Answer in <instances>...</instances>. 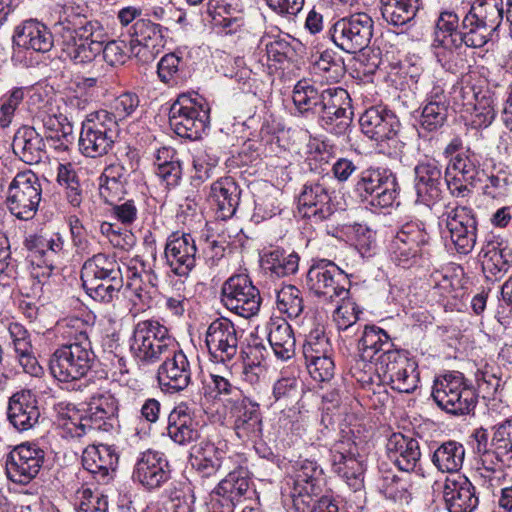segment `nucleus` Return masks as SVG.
<instances>
[{"instance_id":"1","label":"nucleus","mask_w":512,"mask_h":512,"mask_svg":"<svg viewBox=\"0 0 512 512\" xmlns=\"http://www.w3.org/2000/svg\"><path fill=\"white\" fill-rule=\"evenodd\" d=\"M68 343L61 345L49 360V369L60 382H70L84 377L92 368L95 354L92 350L86 323L72 318L62 325Z\"/></svg>"},{"instance_id":"2","label":"nucleus","mask_w":512,"mask_h":512,"mask_svg":"<svg viewBox=\"0 0 512 512\" xmlns=\"http://www.w3.org/2000/svg\"><path fill=\"white\" fill-rule=\"evenodd\" d=\"M504 17V0H474L462 20L461 41L466 46L479 47L487 44Z\"/></svg>"},{"instance_id":"3","label":"nucleus","mask_w":512,"mask_h":512,"mask_svg":"<svg viewBox=\"0 0 512 512\" xmlns=\"http://www.w3.org/2000/svg\"><path fill=\"white\" fill-rule=\"evenodd\" d=\"M177 342L168 329L154 320L137 323L130 342V351L140 363L150 365L162 361L171 354Z\"/></svg>"},{"instance_id":"4","label":"nucleus","mask_w":512,"mask_h":512,"mask_svg":"<svg viewBox=\"0 0 512 512\" xmlns=\"http://www.w3.org/2000/svg\"><path fill=\"white\" fill-rule=\"evenodd\" d=\"M209 114L208 104L198 94H181L170 107L169 124L178 136L198 140L209 126Z\"/></svg>"},{"instance_id":"5","label":"nucleus","mask_w":512,"mask_h":512,"mask_svg":"<svg viewBox=\"0 0 512 512\" xmlns=\"http://www.w3.org/2000/svg\"><path fill=\"white\" fill-rule=\"evenodd\" d=\"M430 236L421 221L406 222L390 243L391 258L396 265L410 268L428 259Z\"/></svg>"},{"instance_id":"6","label":"nucleus","mask_w":512,"mask_h":512,"mask_svg":"<svg viewBox=\"0 0 512 512\" xmlns=\"http://www.w3.org/2000/svg\"><path fill=\"white\" fill-rule=\"evenodd\" d=\"M118 131V123L110 112L100 110L90 114L82 124L80 151L91 158L108 154L115 144Z\"/></svg>"},{"instance_id":"7","label":"nucleus","mask_w":512,"mask_h":512,"mask_svg":"<svg viewBox=\"0 0 512 512\" xmlns=\"http://www.w3.org/2000/svg\"><path fill=\"white\" fill-rule=\"evenodd\" d=\"M432 397L447 413L466 415L474 410L477 396L459 372L448 373L434 381Z\"/></svg>"},{"instance_id":"8","label":"nucleus","mask_w":512,"mask_h":512,"mask_svg":"<svg viewBox=\"0 0 512 512\" xmlns=\"http://www.w3.org/2000/svg\"><path fill=\"white\" fill-rule=\"evenodd\" d=\"M396 175L389 169L368 168L363 170L355 184V192L371 206L391 207L399 195Z\"/></svg>"},{"instance_id":"9","label":"nucleus","mask_w":512,"mask_h":512,"mask_svg":"<svg viewBox=\"0 0 512 512\" xmlns=\"http://www.w3.org/2000/svg\"><path fill=\"white\" fill-rule=\"evenodd\" d=\"M42 198V185L31 170L16 174L9 184L6 204L12 215L20 220L32 219Z\"/></svg>"},{"instance_id":"10","label":"nucleus","mask_w":512,"mask_h":512,"mask_svg":"<svg viewBox=\"0 0 512 512\" xmlns=\"http://www.w3.org/2000/svg\"><path fill=\"white\" fill-rule=\"evenodd\" d=\"M374 21L364 12L337 20L329 29L332 41L348 53L365 49L373 36Z\"/></svg>"},{"instance_id":"11","label":"nucleus","mask_w":512,"mask_h":512,"mask_svg":"<svg viewBox=\"0 0 512 512\" xmlns=\"http://www.w3.org/2000/svg\"><path fill=\"white\" fill-rule=\"evenodd\" d=\"M221 302L231 312L243 318L256 315L260 309L261 296L246 274L229 277L221 287Z\"/></svg>"},{"instance_id":"12","label":"nucleus","mask_w":512,"mask_h":512,"mask_svg":"<svg viewBox=\"0 0 512 512\" xmlns=\"http://www.w3.org/2000/svg\"><path fill=\"white\" fill-rule=\"evenodd\" d=\"M318 115L327 130L338 136L344 135L354 115L349 93L341 87L323 90Z\"/></svg>"},{"instance_id":"13","label":"nucleus","mask_w":512,"mask_h":512,"mask_svg":"<svg viewBox=\"0 0 512 512\" xmlns=\"http://www.w3.org/2000/svg\"><path fill=\"white\" fill-rule=\"evenodd\" d=\"M293 469L291 498L295 509L305 512L322 493L323 470L316 461L310 459L296 461Z\"/></svg>"},{"instance_id":"14","label":"nucleus","mask_w":512,"mask_h":512,"mask_svg":"<svg viewBox=\"0 0 512 512\" xmlns=\"http://www.w3.org/2000/svg\"><path fill=\"white\" fill-rule=\"evenodd\" d=\"M347 275L335 263L321 259L313 264L307 273V285L317 296L328 301L344 299L348 295Z\"/></svg>"},{"instance_id":"15","label":"nucleus","mask_w":512,"mask_h":512,"mask_svg":"<svg viewBox=\"0 0 512 512\" xmlns=\"http://www.w3.org/2000/svg\"><path fill=\"white\" fill-rule=\"evenodd\" d=\"M117 413L118 401L114 395L110 391H98L91 396L85 415L75 425V431L70 429V432L73 436L81 437L87 430L110 431Z\"/></svg>"},{"instance_id":"16","label":"nucleus","mask_w":512,"mask_h":512,"mask_svg":"<svg viewBox=\"0 0 512 512\" xmlns=\"http://www.w3.org/2000/svg\"><path fill=\"white\" fill-rule=\"evenodd\" d=\"M238 342L239 331L228 318H217L207 328L205 343L213 362H231L238 354Z\"/></svg>"},{"instance_id":"17","label":"nucleus","mask_w":512,"mask_h":512,"mask_svg":"<svg viewBox=\"0 0 512 512\" xmlns=\"http://www.w3.org/2000/svg\"><path fill=\"white\" fill-rule=\"evenodd\" d=\"M358 448L350 438L337 441L331 448L332 470L353 490L364 487V465L357 458Z\"/></svg>"},{"instance_id":"18","label":"nucleus","mask_w":512,"mask_h":512,"mask_svg":"<svg viewBox=\"0 0 512 512\" xmlns=\"http://www.w3.org/2000/svg\"><path fill=\"white\" fill-rule=\"evenodd\" d=\"M45 452L36 444L23 443L16 446L7 456V477L14 483L26 485L40 471Z\"/></svg>"},{"instance_id":"19","label":"nucleus","mask_w":512,"mask_h":512,"mask_svg":"<svg viewBox=\"0 0 512 512\" xmlns=\"http://www.w3.org/2000/svg\"><path fill=\"white\" fill-rule=\"evenodd\" d=\"M417 364L404 352H392L383 358L382 366L376 368L383 381L391 384L400 393H412L417 388Z\"/></svg>"},{"instance_id":"20","label":"nucleus","mask_w":512,"mask_h":512,"mask_svg":"<svg viewBox=\"0 0 512 512\" xmlns=\"http://www.w3.org/2000/svg\"><path fill=\"white\" fill-rule=\"evenodd\" d=\"M413 171L417 201L426 205L439 201L444 187L440 162L434 158H424L417 162Z\"/></svg>"},{"instance_id":"21","label":"nucleus","mask_w":512,"mask_h":512,"mask_svg":"<svg viewBox=\"0 0 512 512\" xmlns=\"http://www.w3.org/2000/svg\"><path fill=\"white\" fill-rule=\"evenodd\" d=\"M335 212V205L327 187L319 182L304 184L298 197V213L302 218L318 224L329 219Z\"/></svg>"},{"instance_id":"22","label":"nucleus","mask_w":512,"mask_h":512,"mask_svg":"<svg viewBox=\"0 0 512 512\" xmlns=\"http://www.w3.org/2000/svg\"><path fill=\"white\" fill-rule=\"evenodd\" d=\"M446 227L456 251L470 253L477 240V221L472 210L458 206L446 213Z\"/></svg>"},{"instance_id":"23","label":"nucleus","mask_w":512,"mask_h":512,"mask_svg":"<svg viewBox=\"0 0 512 512\" xmlns=\"http://www.w3.org/2000/svg\"><path fill=\"white\" fill-rule=\"evenodd\" d=\"M157 379L162 389L179 392L186 389L192 380L190 362L178 344L165 356L157 370Z\"/></svg>"},{"instance_id":"24","label":"nucleus","mask_w":512,"mask_h":512,"mask_svg":"<svg viewBox=\"0 0 512 512\" xmlns=\"http://www.w3.org/2000/svg\"><path fill=\"white\" fill-rule=\"evenodd\" d=\"M171 478V468L164 453L155 450L142 452L136 461L133 479L149 490L163 486Z\"/></svg>"},{"instance_id":"25","label":"nucleus","mask_w":512,"mask_h":512,"mask_svg":"<svg viewBox=\"0 0 512 512\" xmlns=\"http://www.w3.org/2000/svg\"><path fill=\"white\" fill-rule=\"evenodd\" d=\"M197 246L189 233H173L165 245V259L171 272L187 277L196 265Z\"/></svg>"},{"instance_id":"26","label":"nucleus","mask_w":512,"mask_h":512,"mask_svg":"<svg viewBox=\"0 0 512 512\" xmlns=\"http://www.w3.org/2000/svg\"><path fill=\"white\" fill-rule=\"evenodd\" d=\"M233 428L237 437L243 441H255L262 436L263 422L260 406L244 397L231 407Z\"/></svg>"},{"instance_id":"27","label":"nucleus","mask_w":512,"mask_h":512,"mask_svg":"<svg viewBox=\"0 0 512 512\" xmlns=\"http://www.w3.org/2000/svg\"><path fill=\"white\" fill-rule=\"evenodd\" d=\"M227 444L202 441L195 449L192 466L203 476L209 477L233 467V458L227 454Z\"/></svg>"},{"instance_id":"28","label":"nucleus","mask_w":512,"mask_h":512,"mask_svg":"<svg viewBox=\"0 0 512 512\" xmlns=\"http://www.w3.org/2000/svg\"><path fill=\"white\" fill-rule=\"evenodd\" d=\"M492 450L484 449L482 464L487 471H496L497 466H512V418L493 427Z\"/></svg>"},{"instance_id":"29","label":"nucleus","mask_w":512,"mask_h":512,"mask_svg":"<svg viewBox=\"0 0 512 512\" xmlns=\"http://www.w3.org/2000/svg\"><path fill=\"white\" fill-rule=\"evenodd\" d=\"M199 422L194 410L186 403L175 406L168 416L167 434L176 444L186 446L200 438Z\"/></svg>"},{"instance_id":"30","label":"nucleus","mask_w":512,"mask_h":512,"mask_svg":"<svg viewBox=\"0 0 512 512\" xmlns=\"http://www.w3.org/2000/svg\"><path fill=\"white\" fill-rule=\"evenodd\" d=\"M443 498L449 512H473L479 504L475 487L461 475L446 478Z\"/></svg>"},{"instance_id":"31","label":"nucleus","mask_w":512,"mask_h":512,"mask_svg":"<svg viewBox=\"0 0 512 512\" xmlns=\"http://www.w3.org/2000/svg\"><path fill=\"white\" fill-rule=\"evenodd\" d=\"M7 417L10 424L19 432L30 430L38 423L40 410L31 391L21 390L9 398Z\"/></svg>"},{"instance_id":"32","label":"nucleus","mask_w":512,"mask_h":512,"mask_svg":"<svg viewBox=\"0 0 512 512\" xmlns=\"http://www.w3.org/2000/svg\"><path fill=\"white\" fill-rule=\"evenodd\" d=\"M24 246L34 255V261L38 266H45L52 270L60 265L67 255L64 249V241L58 235L46 237L32 234L25 238Z\"/></svg>"},{"instance_id":"33","label":"nucleus","mask_w":512,"mask_h":512,"mask_svg":"<svg viewBox=\"0 0 512 512\" xmlns=\"http://www.w3.org/2000/svg\"><path fill=\"white\" fill-rule=\"evenodd\" d=\"M359 357L363 362L376 361V368L382 366L383 358L392 352L399 350L393 349V343L389 335L381 328L366 325L362 335L358 340Z\"/></svg>"},{"instance_id":"34","label":"nucleus","mask_w":512,"mask_h":512,"mask_svg":"<svg viewBox=\"0 0 512 512\" xmlns=\"http://www.w3.org/2000/svg\"><path fill=\"white\" fill-rule=\"evenodd\" d=\"M44 138L32 126H21L14 134L13 153L24 163L33 165L46 157Z\"/></svg>"},{"instance_id":"35","label":"nucleus","mask_w":512,"mask_h":512,"mask_svg":"<svg viewBox=\"0 0 512 512\" xmlns=\"http://www.w3.org/2000/svg\"><path fill=\"white\" fill-rule=\"evenodd\" d=\"M13 42L19 47L38 53H47L53 47V37L48 28L34 19H29L15 27Z\"/></svg>"},{"instance_id":"36","label":"nucleus","mask_w":512,"mask_h":512,"mask_svg":"<svg viewBox=\"0 0 512 512\" xmlns=\"http://www.w3.org/2000/svg\"><path fill=\"white\" fill-rule=\"evenodd\" d=\"M386 450L389 459L399 470L407 473L415 470L421 457L418 441L401 433H394L390 436Z\"/></svg>"},{"instance_id":"37","label":"nucleus","mask_w":512,"mask_h":512,"mask_svg":"<svg viewBox=\"0 0 512 512\" xmlns=\"http://www.w3.org/2000/svg\"><path fill=\"white\" fill-rule=\"evenodd\" d=\"M482 252V270L487 280L501 279L512 267V248L508 244L490 242Z\"/></svg>"},{"instance_id":"38","label":"nucleus","mask_w":512,"mask_h":512,"mask_svg":"<svg viewBox=\"0 0 512 512\" xmlns=\"http://www.w3.org/2000/svg\"><path fill=\"white\" fill-rule=\"evenodd\" d=\"M241 190L231 177H224L211 185L210 199L216 205L219 217L231 218L240 203Z\"/></svg>"},{"instance_id":"39","label":"nucleus","mask_w":512,"mask_h":512,"mask_svg":"<svg viewBox=\"0 0 512 512\" xmlns=\"http://www.w3.org/2000/svg\"><path fill=\"white\" fill-rule=\"evenodd\" d=\"M117 463V454L107 445L87 447L82 455L84 469L95 475L98 481L105 480L109 472L116 469Z\"/></svg>"},{"instance_id":"40","label":"nucleus","mask_w":512,"mask_h":512,"mask_svg":"<svg viewBox=\"0 0 512 512\" xmlns=\"http://www.w3.org/2000/svg\"><path fill=\"white\" fill-rule=\"evenodd\" d=\"M81 280L105 278L106 281L123 278L121 264L114 253H97L88 258L81 268Z\"/></svg>"},{"instance_id":"41","label":"nucleus","mask_w":512,"mask_h":512,"mask_svg":"<svg viewBox=\"0 0 512 512\" xmlns=\"http://www.w3.org/2000/svg\"><path fill=\"white\" fill-rule=\"evenodd\" d=\"M384 115L386 117H384L379 127L375 129L371 140L376 141L383 152H387L391 156H398L405 147V143L399 137L400 121L389 109H387Z\"/></svg>"},{"instance_id":"42","label":"nucleus","mask_w":512,"mask_h":512,"mask_svg":"<svg viewBox=\"0 0 512 512\" xmlns=\"http://www.w3.org/2000/svg\"><path fill=\"white\" fill-rule=\"evenodd\" d=\"M268 341L277 358L288 360L294 356L296 340L290 324L285 319L270 320Z\"/></svg>"},{"instance_id":"43","label":"nucleus","mask_w":512,"mask_h":512,"mask_svg":"<svg viewBox=\"0 0 512 512\" xmlns=\"http://www.w3.org/2000/svg\"><path fill=\"white\" fill-rule=\"evenodd\" d=\"M155 174L167 188L176 187L182 178V166L175 150L161 147L154 156Z\"/></svg>"},{"instance_id":"44","label":"nucleus","mask_w":512,"mask_h":512,"mask_svg":"<svg viewBox=\"0 0 512 512\" xmlns=\"http://www.w3.org/2000/svg\"><path fill=\"white\" fill-rule=\"evenodd\" d=\"M447 115L448 102L444 91L440 87H434L422 109L421 126L429 132L435 131L444 125Z\"/></svg>"},{"instance_id":"45","label":"nucleus","mask_w":512,"mask_h":512,"mask_svg":"<svg viewBox=\"0 0 512 512\" xmlns=\"http://www.w3.org/2000/svg\"><path fill=\"white\" fill-rule=\"evenodd\" d=\"M446 168L462 176V179L471 186H476L484 176L480 156L470 149L451 158Z\"/></svg>"},{"instance_id":"46","label":"nucleus","mask_w":512,"mask_h":512,"mask_svg":"<svg viewBox=\"0 0 512 512\" xmlns=\"http://www.w3.org/2000/svg\"><path fill=\"white\" fill-rule=\"evenodd\" d=\"M383 19L393 26L410 23L419 9V0H380Z\"/></svg>"},{"instance_id":"47","label":"nucleus","mask_w":512,"mask_h":512,"mask_svg":"<svg viewBox=\"0 0 512 512\" xmlns=\"http://www.w3.org/2000/svg\"><path fill=\"white\" fill-rule=\"evenodd\" d=\"M465 456L464 446L456 441L443 442L433 453L432 462L439 471L457 472L463 465Z\"/></svg>"},{"instance_id":"48","label":"nucleus","mask_w":512,"mask_h":512,"mask_svg":"<svg viewBox=\"0 0 512 512\" xmlns=\"http://www.w3.org/2000/svg\"><path fill=\"white\" fill-rule=\"evenodd\" d=\"M228 471V475L216 488V496H225L226 501L238 502L250 488L248 472L242 467Z\"/></svg>"},{"instance_id":"49","label":"nucleus","mask_w":512,"mask_h":512,"mask_svg":"<svg viewBox=\"0 0 512 512\" xmlns=\"http://www.w3.org/2000/svg\"><path fill=\"white\" fill-rule=\"evenodd\" d=\"M86 293L95 301L103 304H109L118 298V294L123 287V278L110 279L105 278L81 280Z\"/></svg>"},{"instance_id":"50","label":"nucleus","mask_w":512,"mask_h":512,"mask_svg":"<svg viewBox=\"0 0 512 512\" xmlns=\"http://www.w3.org/2000/svg\"><path fill=\"white\" fill-rule=\"evenodd\" d=\"M265 270L276 277H286L297 272L299 256L296 253L286 254L283 250H273L263 261Z\"/></svg>"},{"instance_id":"51","label":"nucleus","mask_w":512,"mask_h":512,"mask_svg":"<svg viewBox=\"0 0 512 512\" xmlns=\"http://www.w3.org/2000/svg\"><path fill=\"white\" fill-rule=\"evenodd\" d=\"M147 271V263L141 257L136 256L129 260L127 264V283L126 288L135 296L134 304H148V296L142 281Z\"/></svg>"},{"instance_id":"52","label":"nucleus","mask_w":512,"mask_h":512,"mask_svg":"<svg viewBox=\"0 0 512 512\" xmlns=\"http://www.w3.org/2000/svg\"><path fill=\"white\" fill-rule=\"evenodd\" d=\"M222 73L225 77L234 79L238 84H242L241 89L246 92L256 94L259 82H263L258 76L265 74L263 66H257L259 71H253L249 66H220Z\"/></svg>"},{"instance_id":"53","label":"nucleus","mask_w":512,"mask_h":512,"mask_svg":"<svg viewBox=\"0 0 512 512\" xmlns=\"http://www.w3.org/2000/svg\"><path fill=\"white\" fill-rule=\"evenodd\" d=\"M276 306L289 318L299 317L304 310L302 292L293 285L283 286L276 294Z\"/></svg>"},{"instance_id":"54","label":"nucleus","mask_w":512,"mask_h":512,"mask_svg":"<svg viewBox=\"0 0 512 512\" xmlns=\"http://www.w3.org/2000/svg\"><path fill=\"white\" fill-rule=\"evenodd\" d=\"M470 79L471 75L466 74L459 83L453 85L451 95L455 110L460 109L468 113L475 109L477 99L483 93L481 90L476 91L475 86L470 84Z\"/></svg>"},{"instance_id":"55","label":"nucleus","mask_w":512,"mask_h":512,"mask_svg":"<svg viewBox=\"0 0 512 512\" xmlns=\"http://www.w3.org/2000/svg\"><path fill=\"white\" fill-rule=\"evenodd\" d=\"M292 98L294 105L301 113L311 111L318 114L322 92L319 93L314 86L301 80L295 85Z\"/></svg>"},{"instance_id":"56","label":"nucleus","mask_w":512,"mask_h":512,"mask_svg":"<svg viewBox=\"0 0 512 512\" xmlns=\"http://www.w3.org/2000/svg\"><path fill=\"white\" fill-rule=\"evenodd\" d=\"M410 488L411 482L407 477H400L391 472H387L382 476L381 492L388 499L408 502Z\"/></svg>"},{"instance_id":"57","label":"nucleus","mask_w":512,"mask_h":512,"mask_svg":"<svg viewBox=\"0 0 512 512\" xmlns=\"http://www.w3.org/2000/svg\"><path fill=\"white\" fill-rule=\"evenodd\" d=\"M331 351L329 339L322 331H311L303 345V355L306 361L315 360L322 357H328Z\"/></svg>"},{"instance_id":"58","label":"nucleus","mask_w":512,"mask_h":512,"mask_svg":"<svg viewBox=\"0 0 512 512\" xmlns=\"http://www.w3.org/2000/svg\"><path fill=\"white\" fill-rule=\"evenodd\" d=\"M218 162L219 157L213 148L197 149L193 157L196 177L202 181L209 179Z\"/></svg>"},{"instance_id":"59","label":"nucleus","mask_w":512,"mask_h":512,"mask_svg":"<svg viewBox=\"0 0 512 512\" xmlns=\"http://www.w3.org/2000/svg\"><path fill=\"white\" fill-rule=\"evenodd\" d=\"M24 99L23 88L16 87L1 98L0 127L7 128L12 123L15 111Z\"/></svg>"},{"instance_id":"60","label":"nucleus","mask_w":512,"mask_h":512,"mask_svg":"<svg viewBox=\"0 0 512 512\" xmlns=\"http://www.w3.org/2000/svg\"><path fill=\"white\" fill-rule=\"evenodd\" d=\"M78 512H107L108 500L104 495H93L90 489L78 490L76 494Z\"/></svg>"},{"instance_id":"61","label":"nucleus","mask_w":512,"mask_h":512,"mask_svg":"<svg viewBox=\"0 0 512 512\" xmlns=\"http://www.w3.org/2000/svg\"><path fill=\"white\" fill-rule=\"evenodd\" d=\"M162 26L152 22L150 19H138L129 29V34L139 44L146 43L149 40L161 36Z\"/></svg>"},{"instance_id":"62","label":"nucleus","mask_w":512,"mask_h":512,"mask_svg":"<svg viewBox=\"0 0 512 512\" xmlns=\"http://www.w3.org/2000/svg\"><path fill=\"white\" fill-rule=\"evenodd\" d=\"M266 56L268 61L277 63L297 62L295 49L285 40H274L266 44Z\"/></svg>"},{"instance_id":"63","label":"nucleus","mask_w":512,"mask_h":512,"mask_svg":"<svg viewBox=\"0 0 512 512\" xmlns=\"http://www.w3.org/2000/svg\"><path fill=\"white\" fill-rule=\"evenodd\" d=\"M436 37L444 42L448 36H459L461 38V27L459 28V17L452 11L440 13L436 22Z\"/></svg>"},{"instance_id":"64","label":"nucleus","mask_w":512,"mask_h":512,"mask_svg":"<svg viewBox=\"0 0 512 512\" xmlns=\"http://www.w3.org/2000/svg\"><path fill=\"white\" fill-rule=\"evenodd\" d=\"M100 232L109 239L114 247L129 249L134 244V235L130 231L122 232L120 228L110 222H102Z\"/></svg>"}]
</instances>
